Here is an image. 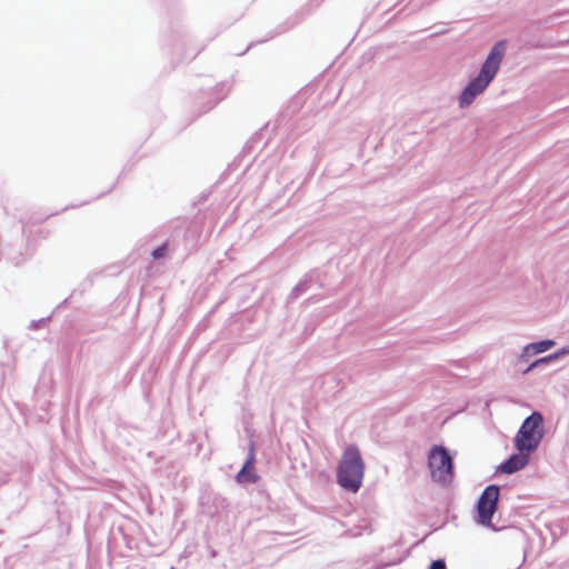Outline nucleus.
Wrapping results in <instances>:
<instances>
[{
    "label": "nucleus",
    "instance_id": "obj_1",
    "mask_svg": "<svg viewBox=\"0 0 569 569\" xmlns=\"http://www.w3.org/2000/svg\"><path fill=\"white\" fill-rule=\"evenodd\" d=\"M506 52V42H497L490 50L477 78L469 82L462 91L459 104L465 108L470 106L475 98L483 92L496 77Z\"/></svg>",
    "mask_w": 569,
    "mask_h": 569
},
{
    "label": "nucleus",
    "instance_id": "obj_2",
    "mask_svg": "<svg viewBox=\"0 0 569 569\" xmlns=\"http://www.w3.org/2000/svg\"><path fill=\"white\" fill-rule=\"evenodd\" d=\"M363 475L365 463L359 449L347 447L337 468V482L345 490L357 492L362 486Z\"/></svg>",
    "mask_w": 569,
    "mask_h": 569
},
{
    "label": "nucleus",
    "instance_id": "obj_3",
    "mask_svg": "<svg viewBox=\"0 0 569 569\" xmlns=\"http://www.w3.org/2000/svg\"><path fill=\"white\" fill-rule=\"evenodd\" d=\"M543 437V418L535 411L522 422L516 438L515 446L519 451H533Z\"/></svg>",
    "mask_w": 569,
    "mask_h": 569
},
{
    "label": "nucleus",
    "instance_id": "obj_4",
    "mask_svg": "<svg viewBox=\"0 0 569 569\" xmlns=\"http://www.w3.org/2000/svg\"><path fill=\"white\" fill-rule=\"evenodd\" d=\"M428 467L432 480L448 485L453 479V461L448 450L442 446H433L428 455Z\"/></svg>",
    "mask_w": 569,
    "mask_h": 569
},
{
    "label": "nucleus",
    "instance_id": "obj_5",
    "mask_svg": "<svg viewBox=\"0 0 569 569\" xmlns=\"http://www.w3.org/2000/svg\"><path fill=\"white\" fill-rule=\"evenodd\" d=\"M499 492V487L491 485L481 493L477 505L478 522L480 525H491L492 516L497 510Z\"/></svg>",
    "mask_w": 569,
    "mask_h": 569
},
{
    "label": "nucleus",
    "instance_id": "obj_6",
    "mask_svg": "<svg viewBox=\"0 0 569 569\" xmlns=\"http://www.w3.org/2000/svg\"><path fill=\"white\" fill-rule=\"evenodd\" d=\"M254 462H256V453L253 443L249 447V453L246 462L242 468L236 476V480L238 483L251 482L254 483L258 481L259 477L254 471Z\"/></svg>",
    "mask_w": 569,
    "mask_h": 569
},
{
    "label": "nucleus",
    "instance_id": "obj_7",
    "mask_svg": "<svg viewBox=\"0 0 569 569\" xmlns=\"http://www.w3.org/2000/svg\"><path fill=\"white\" fill-rule=\"evenodd\" d=\"M529 453L527 451H519V453L512 455L501 466V471L505 473H513L521 470L529 462Z\"/></svg>",
    "mask_w": 569,
    "mask_h": 569
},
{
    "label": "nucleus",
    "instance_id": "obj_8",
    "mask_svg": "<svg viewBox=\"0 0 569 569\" xmlns=\"http://www.w3.org/2000/svg\"><path fill=\"white\" fill-rule=\"evenodd\" d=\"M555 345H556V342L553 340H549V339L529 343L523 348L521 358H526V357H530V356H535V355L545 352V351L551 349Z\"/></svg>",
    "mask_w": 569,
    "mask_h": 569
},
{
    "label": "nucleus",
    "instance_id": "obj_9",
    "mask_svg": "<svg viewBox=\"0 0 569 569\" xmlns=\"http://www.w3.org/2000/svg\"><path fill=\"white\" fill-rule=\"evenodd\" d=\"M559 357V353H555V355H550V356H547V357H543V358H540L536 361H533L526 370H525V373L529 372L530 370H532L533 368H536L537 366L541 365V363H547L553 359H557Z\"/></svg>",
    "mask_w": 569,
    "mask_h": 569
},
{
    "label": "nucleus",
    "instance_id": "obj_10",
    "mask_svg": "<svg viewBox=\"0 0 569 569\" xmlns=\"http://www.w3.org/2000/svg\"><path fill=\"white\" fill-rule=\"evenodd\" d=\"M429 569H446V563L443 560H435L431 562Z\"/></svg>",
    "mask_w": 569,
    "mask_h": 569
},
{
    "label": "nucleus",
    "instance_id": "obj_11",
    "mask_svg": "<svg viewBox=\"0 0 569 569\" xmlns=\"http://www.w3.org/2000/svg\"><path fill=\"white\" fill-rule=\"evenodd\" d=\"M164 251H166V246L159 247L156 250H153L152 257L154 259H159V258L163 257Z\"/></svg>",
    "mask_w": 569,
    "mask_h": 569
}]
</instances>
